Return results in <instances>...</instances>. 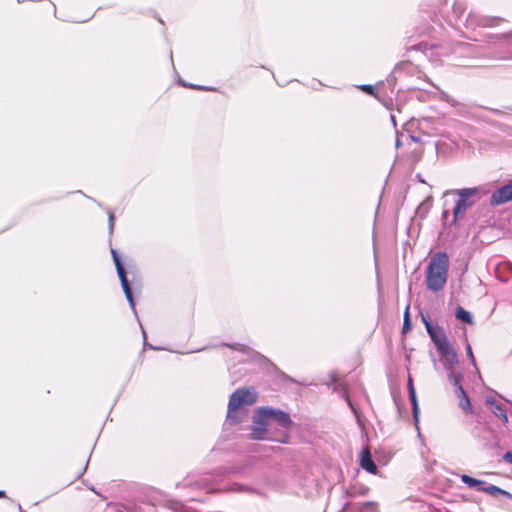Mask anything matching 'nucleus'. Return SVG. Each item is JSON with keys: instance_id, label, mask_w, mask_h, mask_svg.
<instances>
[{"instance_id": "12", "label": "nucleus", "mask_w": 512, "mask_h": 512, "mask_svg": "<svg viewBox=\"0 0 512 512\" xmlns=\"http://www.w3.org/2000/svg\"><path fill=\"white\" fill-rule=\"evenodd\" d=\"M440 360L447 371H453L454 367L458 364V356L453 346H449L446 351L439 353Z\"/></svg>"}, {"instance_id": "6", "label": "nucleus", "mask_w": 512, "mask_h": 512, "mask_svg": "<svg viewBox=\"0 0 512 512\" xmlns=\"http://www.w3.org/2000/svg\"><path fill=\"white\" fill-rule=\"evenodd\" d=\"M255 397L248 388H238L230 396L226 420L231 424H238L241 418L235 413L238 408L244 405H252Z\"/></svg>"}, {"instance_id": "14", "label": "nucleus", "mask_w": 512, "mask_h": 512, "mask_svg": "<svg viewBox=\"0 0 512 512\" xmlns=\"http://www.w3.org/2000/svg\"><path fill=\"white\" fill-rule=\"evenodd\" d=\"M117 275L120 279V282H121V286H122V289H123V292L126 296V299L127 301L129 302L132 310L134 311V313H136V309H135V302H134V298H133V294H132V291H131V287H130V284H129V281L126 277V271L124 268H120L119 269V272H117Z\"/></svg>"}, {"instance_id": "40", "label": "nucleus", "mask_w": 512, "mask_h": 512, "mask_svg": "<svg viewBox=\"0 0 512 512\" xmlns=\"http://www.w3.org/2000/svg\"><path fill=\"white\" fill-rule=\"evenodd\" d=\"M412 390H415L412 379H408V394L411 393Z\"/></svg>"}, {"instance_id": "29", "label": "nucleus", "mask_w": 512, "mask_h": 512, "mask_svg": "<svg viewBox=\"0 0 512 512\" xmlns=\"http://www.w3.org/2000/svg\"><path fill=\"white\" fill-rule=\"evenodd\" d=\"M111 254L113 256V260H114V264H115V267H116V271L119 272V269L120 268H124L123 267V264L120 260V257L117 253V251L115 249H111Z\"/></svg>"}, {"instance_id": "24", "label": "nucleus", "mask_w": 512, "mask_h": 512, "mask_svg": "<svg viewBox=\"0 0 512 512\" xmlns=\"http://www.w3.org/2000/svg\"><path fill=\"white\" fill-rule=\"evenodd\" d=\"M184 505L175 501H168L164 506H162L159 512H182Z\"/></svg>"}, {"instance_id": "18", "label": "nucleus", "mask_w": 512, "mask_h": 512, "mask_svg": "<svg viewBox=\"0 0 512 512\" xmlns=\"http://www.w3.org/2000/svg\"><path fill=\"white\" fill-rule=\"evenodd\" d=\"M369 491V488L364 486V485H360V484H354V485H351L346 491H345V494H346V497L348 498H355L357 496H364L368 493Z\"/></svg>"}, {"instance_id": "7", "label": "nucleus", "mask_w": 512, "mask_h": 512, "mask_svg": "<svg viewBox=\"0 0 512 512\" xmlns=\"http://www.w3.org/2000/svg\"><path fill=\"white\" fill-rule=\"evenodd\" d=\"M269 418L264 407H260L254 412L253 426L251 428L250 438L253 440H264L268 433Z\"/></svg>"}, {"instance_id": "23", "label": "nucleus", "mask_w": 512, "mask_h": 512, "mask_svg": "<svg viewBox=\"0 0 512 512\" xmlns=\"http://www.w3.org/2000/svg\"><path fill=\"white\" fill-rule=\"evenodd\" d=\"M455 318L457 320H460L464 323H468V324H471L473 323V317L472 315L470 314V312H468L467 310H465L463 307L459 306L457 309H456V312H455Z\"/></svg>"}, {"instance_id": "13", "label": "nucleus", "mask_w": 512, "mask_h": 512, "mask_svg": "<svg viewBox=\"0 0 512 512\" xmlns=\"http://www.w3.org/2000/svg\"><path fill=\"white\" fill-rule=\"evenodd\" d=\"M429 336L433 343L435 344L438 353L442 351L445 352L446 349H448V347L451 346L442 327H438V330L435 331L434 333H431V335Z\"/></svg>"}, {"instance_id": "15", "label": "nucleus", "mask_w": 512, "mask_h": 512, "mask_svg": "<svg viewBox=\"0 0 512 512\" xmlns=\"http://www.w3.org/2000/svg\"><path fill=\"white\" fill-rule=\"evenodd\" d=\"M485 403L490 407V410L492 413L500 418L504 423L508 422V416L506 412V408L503 404L497 402L494 398L491 396L487 397L485 399Z\"/></svg>"}, {"instance_id": "11", "label": "nucleus", "mask_w": 512, "mask_h": 512, "mask_svg": "<svg viewBox=\"0 0 512 512\" xmlns=\"http://www.w3.org/2000/svg\"><path fill=\"white\" fill-rule=\"evenodd\" d=\"M339 512H378V504L370 501H348Z\"/></svg>"}, {"instance_id": "38", "label": "nucleus", "mask_w": 512, "mask_h": 512, "mask_svg": "<svg viewBox=\"0 0 512 512\" xmlns=\"http://www.w3.org/2000/svg\"><path fill=\"white\" fill-rule=\"evenodd\" d=\"M487 486V482L478 479V484L474 487L477 491H481V488H485Z\"/></svg>"}, {"instance_id": "4", "label": "nucleus", "mask_w": 512, "mask_h": 512, "mask_svg": "<svg viewBox=\"0 0 512 512\" xmlns=\"http://www.w3.org/2000/svg\"><path fill=\"white\" fill-rule=\"evenodd\" d=\"M490 44L491 59L512 60V31L501 34H487Z\"/></svg>"}, {"instance_id": "37", "label": "nucleus", "mask_w": 512, "mask_h": 512, "mask_svg": "<svg viewBox=\"0 0 512 512\" xmlns=\"http://www.w3.org/2000/svg\"><path fill=\"white\" fill-rule=\"evenodd\" d=\"M503 460L507 463L512 464V452L507 451L506 453H504Z\"/></svg>"}, {"instance_id": "27", "label": "nucleus", "mask_w": 512, "mask_h": 512, "mask_svg": "<svg viewBox=\"0 0 512 512\" xmlns=\"http://www.w3.org/2000/svg\"><path fill=\"white\" fill-rule=\"evenodd\" d=\"M461 481L470 488L476 487V484H478V479L473 478L466 474H463L461 476Z\"/></svg>"}, {"instance_id": "28", "label": "nucleus", "mask_w": 512, "mask_h": 512, "mask_svg": "<svg viewBox=\"0 0 512 512\" xmlns=\"http://www.w3.org/2000/svg\"><path fill=\"white\" fill-rule=\"evenodd\" d=\"M181 85L184 86V87H189V88L197 89V90H205V91H212V90H214V88L209 87V86L188 84V83H186L184 81H181Z\"/></svg>"}, {"instance_id": "34", "label": "nucleus", "mask_w": 512, "mask_h": 512, "mask_svg": "<svg viewBox=\"0 0 512 512\" xmlns=\"http://www.w3.org/2000/svg\"><path fill=\"white\" fill-rule=\"evenodd\" d=\"M231 490L239 491V492H241V491H253L252 489H250V488H248V487H246L244 485L238 484V483H234L233 487L231 488Z\"/></svg>"}, {"instance_id": "49", "label": "nucleus", "mask_w": 512, "mask_h": 512, "mask_svg": "<svg viewBox=\"0 0 512 512\" xmlns=\"http://www.w3.org/2000/svg\"><path fill=\"white\" fill-rule=\"evenodd\" d=\"M87 466H88V461L85 463L84 470L87 468Z\"/></svg>"}, {"instance_id": "16", "label": "nucleus", "mask_w": 512, "mask_h": 512, "mask_svg": "<svg viewBox=\"0 0 512 512\" xmlns=\"http://www.w3.org/2000/svg\"><path fill=\"white\" fill-rule=\"evenodd\" d=\"M360 466L368 473L375 474L377 472V465L373 461L368 448H364L361 452Z\"/></svg>"}, {"instance_id": "21", "label": "nucleus", "mask_w": 512, "mask_h": 512, "mask_svg": "<svg viewBox=\"0 0 512 512\" xmlns=\"http://www.w3.org/2000/svg\"><path fill=\"white\" fill-rule=\"evenodd\" d=\"M448 379H449V382L454 386L455 392L459 391V388L463 389V386L461 384L462 379H463L462 373L449 371Z\"/></svg>"}, {"instance_id": "39", "label": "nucleus", "mask_w": 512, "mask_h": 512, "mask_svg": "<svg viewBox=\"0 0 512 512\" xmlns=\"http://www.w3.org/2000/svg\"><path fill=\"white\" fill-rule=\"evenodd\" d=\"M420 315H421V320H422L424 325H426V323L431 322L430 321V317H429V315L427 313L420 312Z\"/></svg>"}, {"instance_id": "47", "label": "nucleus", "mask_w": 512, "mask_h": 512, "mask_svg": "<svg viewBox=\"0 0 512 512\" xmlns=\"http://www.w3.org/2000/svg\"><path fill=\"white\" fill-rule=\"evenodd\" d=\"M400 146V141L397 139L396 141V147H399Z\"/></svg>"}, {"instance_id": "42", "label": "nucleus", "mask_w": 512, "mask_h": 512, "mask_svg": "<svg viewBox=\"0 0 512 512\" xmlns=\"http://www.w3.org/2000/svg\"><path fill=\"white\" fill-rule=\"evenodd\" d=\"M449 216V211L448 210H444L443 213H442V218L443 220H446Z\"/></svg>"}, {"instance_id": "35", "label": "nucleus", "mask_w": 512, "mask_h": 512, "mask_svg": "<svg viewBox=\"0 0 512 512\" xmlns=\"http://www.w3.org/2000/svg\"><path fill=\"white\" fill-rule=\"evenodd\" d=\"M425 328H426V331L429 335H431V333H434L435 331L438 330V327H434L433 324L431 322L429 323H426V325H424Z\"/></svg>"}, {"instance_id": "3", "label": "nucleus", "mask_w": 512, "mask_h": 512, "mask_svg": "<svg viewBox=\"0 0 512 512\" xmlns=\"http://www.w3.org/2000/svg\"><path fill=\"white\" fill-rule=\"evenodd\" d=\"M452 193L458 197L452 211V223L456 224L458 219L465 214L467 209L472 207L481 199L482 189L480 187L462 188L453 190Z\"/></svg>"}, {"instance_id": "10", "label": "nucleus", "mask_w": 512, "mask_h": 512, "mask_svg": "<svg viewBox=\"0 0 512 512\" xmlns=\"http://www.w3.org/2000/svg\"><path fill=\"white\" fill-rule=\"evenodd\" d=\"M512 200V181L502 187L496 189L491 197L490 204L492 206H498L505 204Z\"/></svg>"}, {"instance_id": "2", "label": "nucleus", "mask_w": 512, "mask_h": 512, "mask_svg": "<svg viewBox=\"0 0 512 512\" xmlns=\"http://www.w3.org/2000/svg\"><path fill=\"white\" fill-rule=\"evenodd\" d=\"M449 269V257L445 252L434 254L426 270V286L432 292H438L443 289L447 282Z\"/></svg>"}, {"instance_id": "46", "label": "nucleus", "mask_w": 512, "mask_h": 512, "mask_svg": "<svg viewBox=\"0 0 512 512\" xmlns=\"http://www.w3.org/2000/svg\"><path fill=\"white\" fill-rule=\"evenodd\" d=\"M391 121H392L393 125L396 126V120H395L394 115H391Z\"/></svg>"}, {"instance_id": "44", "label": "nucleus", "mask_w": 512, "mask_h": 512, "mask_svg": "<svg viewBox=\"0 0 512 512\" xmlns=\"http://www.w3.org/2000/svg\"><path fill=\"white\" fill-rule=\"evenodd\" d=\"M492 111H493L496 115H500V116H502V115H504V114H505L504 112H502V111H500V110H497V109H493Z\"/></svg>"}, {"instance_id": "1", "label": "nucleus", "mask_w": 512, "mask_h": 512, "mask_svg": "<svg viewBox=\"0 0 512 512\" xmlns=\"http://www.w3.org/2000/svg\"><path fill=\"white\" fill-rule=\"evenodd\" d=\"M487 34L484 35L483 41L485 45H476L468 42H456L453 43L449 51L444 46L437 47L441 51L439 52L442 56L452 55L456 65L466 66L465 60L478 59L482 57L491 58L490 44L486 41Z\"/></svg>"}, {"instance_id": "32", "label": "nucleus", "mask_w": 512, "mask_h": 512, "mask_svg": "<svg viewBox=\"0 0 512 512\" xmlns=\"http://www.w3.org/2000/svg\"><path fill=\"white\" fill-rule=\"evenodd\" d=\"M114 222H115L114 213L109 209L108 210V230H109L110 234L113 232Z\"/></svg>"}, {"instance_id": "9", "label": "nucleus", "mask_w": 512, "mask_h": 512, "mask_svg": "<svg viewBox=\"0 0 512 512\" xmlns=\"http://www.w3.org/2000/svg\"><path fill=\"white\" fill-rule=\"evenodd\" d=\"M495 22V18L471 12L466 18L465 26L468 29L474 30L478 27H493Z\"/></svg>"}, {"instance_id": "30", "label": "nucleus", "mask_w": 512, "mask_h": 512, "mask_svg": "<svg viewBox=\"0 0 512 512\" xmlns=\"http://www.w3.org/2000/svg\"><path fill=\"white\" fill-rule=\"evenodd\" d=\"M465 349H466V353H467L468 358L470 359L471 364L476 368L477 367L476 366V360H475V357L473 355L472 347H471V345L469 344L468 341L466 342Z\"/></svg>"}, {"instance_id": "50", "label": "nucleus", "mask_w": 512, "mask_h": 512, "mask_svg": "<svg viewBox=\"0 0 512 512\" xmlns=\"http://www.w3.org/2000/svg\"><path fill=\"white\" fill-rule=\"evenodd\" d=\"M19 512H23L22 509H21V506H19Z\"/></svg>"}, {"instance_id": "48", "label": "nucleus", "mask_w": 512, "mask_h": 512, "mask_svg": "<svg viewBox=\"0 0 512 512\" xmlns=\"http://www.w3.org/2000/svg\"><path fill=\"white\" fill-rule=\"evenodd\" d=\"M4 495H5V492L4 491H0V497H2Z\"/></svg>"}, {"instance_id": "36", "label": "nucleus", "mask_w": 512, "mask_h": 512, "mask_svg": "<svg viewBox=\"0 0 512 512\" xmlns=\"http://www.w3.org/2000/svg\"><path fill=\"white\" fill-rule=\"evenodd\" d=\"M229 348H232V349H235V350H238V351H244L246 346L243 345V344H233V345H227Z\"/></svg>"}, {"instance_id": "41", "label": "nucleus", "mask_w": 512, "mask_h": 512, "mask_svg": "<svg viewBox=\"0 0 512 512\" xmlns=\"http://www.w3.org/2000/svg\"><path fill=\"white\" fill-rule=\"evenodd\" d=\"M422 43L412 46L409 50H421Z\"/></svg>"}, {"instance_id": "8", "label": "nucleus", "mask_w": 512, "mask_h": 512, "mask_svg": "<svg viewBox=\"0 0 512 512\" xmlns=\"http://www.w3.org/2000/svg\"><path fill=\"white\" fill-rule=\"evenodd\" d=\"M178 488H196L200 490H204L208 493L215 492L219 490L217 487V484L210 481V478L208 476H199L194 477L192 475L187 476L185 479H183L182 482L177 483Z\"/></svg>"}, {"instance_id": "33", "label": "nucleus", "mask_w": 512, "mask_h": 512, "mask_svg": "<svg viewBox=\"0 0 512 512\" xmlns=\"http://www.w3.org/2000/svg\"><path fill=\"white\" fill-rule=\"evenodd\" d=\"M396 74L397 73H394V70L389 74V76L387 77V84L391 87V91H393L394 89V86L396 84V81H397V77H396Z\"/></svg>"}, {"instance_id": "31", "label": "nucleus", "mask_w": 512, "mask_h": 512, "mask_svg": "<svg viewBox=\"0 0 512 512\" xmlns=\"http://www.w3.org/2000/svg\"><path fill=\"white\" fill-rule=\"evenodd\" d=\"M359 89L367 94L375 96V88L371 84H362L359 86Z\"/></svg>"}, {"instance_id": "43", "label": "nucleus", "mask_w": 512, "mask_h": 512, "mask_svg": "<svg viewBox=\"0 0 512 512\" xmlns=\"http://www.w3.org/2000/svg\"><path fill=\"white\" fill-rule=\"evenodd\" d=\"M416 178H417V180H418L419 182H421V183H426V182H425V180L422 178L421 174H417V175H416Z\"/></svg>"}, {"instance_id": "19", "label": "nucleus", "mask_w": 512, "mask_h": 512, "mask_svg": "<svg viewBox=\"0 0 512 512\" xmlns=\"http://www.w3.org/2000/svg\"><path fill=\"white\" fill-rule=\"evenodd\" d=\"M481 492H486L492 496L501 495V496H505L507 498H512V495L508 491L503 490L500 487L492 485V484H487V486L485 488H481Z\"/></svg>"}, {"instance_id": "20", "label": "nucleus", "mask_w": 512, "mask_h": 512, "mask_svg": "<svg viewBox=\"0 0 512 512\" xmlns=\"http://www.w3.org/2000/svg\"><path fill=\"white\" fill-rule=\"evenodd\" d=\"M481 492H486L492 496L501 495V496H505L507 498H512V495L508 491L503 490L500 487L492 485V484H487V486L485 488H481Z\"/></svg>"}, {"instance_id": "17", "label": "nucleus", "mask_w": 512, "mask_h": 512, "mask_svg": "<svg viewBox=\"0 0 512 512\" xmlns=\"http://www.w3.org/2000/svg\"><path fill=\"white\" fill-rule=\"evenodd\" d=\"M459 398V406L466 414H472V405L466 391L459 388V391L455 392Z\"/></svg>"}, {"instance_id": "45", "label": "nucleus", "mask_w": 512, "mask_h": 512, "mask_svg": "<svg viewBox=\"0 0 512 512\" xmlns=\"http://www.w3.org/2000/svg\"><path fill=\"white\" fill-rule=\"evenodd\" d=\"M141 329H142V333H143V338H144V345H147V342H146V332L144 330V328L141 326Z\"/></svg>"}, {"instance_id": "26", "label": "nucleus", "mask_w": 512, "mask_h": 512, "mask_svg": "<svg viewBox=\"0 0 512 512\" xmlns=\"http://www.w3.org/2000/svg\"><path fill=\"white\" fill-rule=\"evenodd\" d=\"M412 330V323L410 320L409 306L406 307L403 317L402 333L406 334Z\"/></svg>"}, {"instance_id": "5", "label": "nucleus", "mask_w": 512, "mask_h": 512, "mask_svg": "<svg viewBox=\"0 0 512 512\" xmlns=\"http://www.w3.org/2000/svg\"><path fill=\"white\" fill-rule=\"evenodd\" d=\"M269 421L276 422L283 431H278L276 435L269 437L270 440L277 441L279 443L287 444L290 439L289 430L294 425L289 413L276 409L269 406H264Z\"/></svg>"}, {"instance_id": "22", "label": "nucleus", "mask_w": 512, "mask_h": 512, "mask_svg": "<svg viewBox=\"0 0 512 512\" xmlns=\"http://www.w3.org/2000/svg\"><path fill=\"white\" fill-rule=\"evenodd\" d=\"M414 66L409 61H401L397 63L394 67V73H405V74H413Z\"/></svg>"}, {"instance_id": "25", "label": "nucleus", "mask_w": 512, "mask_h": 512, "mask_svg": "<svg viewBox=\"0 0 512 512\" xmlns=\"http://www.w3.org/2000/svg\"><path fill=\"white\" fill-rule=\"evenodd\" d=\"M409 399H410V402H411V405H412L413 418H414L415 422L417 423L418 422V416H419V406H418L417 396H416V391L415 390H412L411 393H409Z\"/></svg>"}]
</instances>
